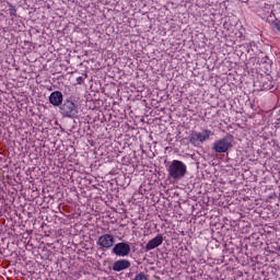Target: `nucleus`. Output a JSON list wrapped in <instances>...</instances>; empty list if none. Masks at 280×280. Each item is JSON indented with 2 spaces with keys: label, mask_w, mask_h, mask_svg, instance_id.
<instances>
[{
  "label": "nucleus",
  "mask_w": 280,
  "mask_h": 280,
  "mask_svg": "<svg viewBox=\"0 0 280 280\" xmlns=\"http://www.w3.org/2000/svg\"><path fill=\"white\" fill-rule=\"evenodd\" d=\"M62 100H63V96H62V92L60 91H55L49 95V103L52 106H60L62 104Z\"/></svg>",
  "instance_id": "obj_9"
},
{
  "label": "nucleus",
  "mask_w": 280,
  "mask_h": 280,
  "mask_svg": "<svg viewBox=\"0 0 280 280\" xmlns=\"http://www.w3.org/2000/svg\"><path fill=\"white\" fill-rule=\"evenodd\" d=\"M128 268H130V260L127 259L116 260L113 265V270L115 272H121V270H128Z\"/></svg>",
  "instance_id": "obj_8"
},
{
  "label": "nucleus",
  "mask_w": 280,
  "mask_h": 280,
  "mask_svg": "<svg viewBox=\"0 0 280 280\" xmlns=\"http://www.w3.org/2000/svg\"><path fill=\"white\" fill-rule=\"evenodd\" d=\"M96 244L101 246L103 250H108L115 246V236L113 234H103L98 237Z\"/></svg>",
  "instance_id": "obj_5"
},
{
  "label": "nucleus",
  "mask_w": 280,
  "mask_h": 280,
  "mask_svg": "<svg viewBox=\"0 0 280 280\" xmlns=\"http://www.w3.org/2000/svg\"><path fill=\"white\" fill-rule=\"evenodd\" d=\"M112 253L116 255V257H128L130 255V245L128 243H117Z\"/></svg>",
  "instance_id": "obj_6"
},
{
  "label": "nucleus",
  "mask_w": 280,
  "mask_h": 280,
  "mask_svg": "<svg viewBox=\"0 0 280 280\" xmlns=\"http://www.w3.org/2000/svg\"><path fill=\"white\" fill-rule=\"evenodd\" d=\"M272 26L278 30V32H280V22L279 21H276V22H272Z\"/></svg>",
  "instance_id": "obj_11"
},
{
  "label": "nucleus",
  "mask_w": 280,
  "mask_h": 280,
  "mask_svg": "<svg viewBox=\"0 0 280 280\" xmlns=\"http://www.w3.org/2000/svg\"><path fill=\"white\" fill-rule=\"evenodd\" d=\"M60 113L63 117H77L78 106L72 101L66 100L60 106Z\"/></svg>",
  "instance_id": "obj_4"
},
{
  "label": "nucleus",
  "mask_w": 280,
  "mask_h": 280,
  "mask_svg": "<svg viewBox=\"0 0 280 280\" xmlns=\"http://www.w3.org/2000/svg\"><path fill=\"white\" fill-rule=\"evenodd\" d=\"M230 148H233V136L231 135L215 140L212 145V150L218 154H224V152H229Z\"/></svg>",
  "instance_id": "obj_3"
},
{
  "label": "nucleus",
  "mask_w": 280,
  "mask_h": 280,
  "mask_svg": "<svg viewBox=\"0 0 280 280\" xmlns=\"http://www.w3.org/2000/svg\"><path fill=\"white\" fill-rule=\"evenodd\" d=\"M82 82H84V78L78 77L77 78V84H82Z\"/></svg>",
  "instance_id": "obj_12"
},
{
  "label": "nucleus",
  "mask_w": 280,
  "mask_h": 280,
  "mask_svg": "<svg viewBox=\"0 0 280 280\" xmlns=\"http://www.w3.org/2000/svg\"><path fill=\"white\" fill-rule=\"evenodd\" d=\"M167 172L170 178H173V180H180L182 178H185V175L187 174V164L183 161L173 160L167 166Z\"/></svg>",
  "instance_id": "obj_1"
},
{
  "label": "nucleus",
  "mask_w": 280,
  "mask_h": 280,
  "mask_svg": "<svg viewBox=\"0 0 280 280\" xmlns=\"http://www.w3.org/2000/svg\"><path fill=\"white\" fill-rule=\"evenodd\" d=\"M213 137V131L209 129H202L201 131H195L190 133L189 136V142L191 145H195V148H198V145H201V143H205L206 141H209Z\"/></svg>",
  "instance_id": "obj_2"
},
{
  "label": "nucleus",
  "mask_w": 280,
  "mask_h": 280,
  "mask_svg": "<svg viewBox=\"0 0 280 280\" xmlns=\"http://www.w3.org/2000/svg\"><path fill=\"white\" fill-rule=\"evenodd\" d=\"M163 244V234H158L145 245V250H154V248H159Z\"/></svg>",
  "instance_id": "obj_7"
},
{
  "label": "nucleus",
  "mask_w": 280,
  "mask_h": 280,
  "mask_svg": "<svg viewBox=\"0 0 280 280\" xmlns=\"http://www.w3.org/2000/svg\"><path fill=\"white\" fill-rule=\"evenodd\" d=\"M133 280H149V279H148V276H145V273L140 272V273L136 275Z\"/></svg>",
  "instance_id": "obj_10"
}]
</instances>
